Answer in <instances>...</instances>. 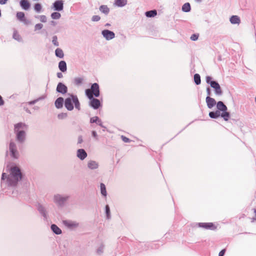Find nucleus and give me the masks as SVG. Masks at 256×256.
Here are the masks:
<instances>
[{
  "label": "nucleus",
  "mask_w": 256,
  "mask_h": 256,
  "mask_svg": "<svg viewBox=\"0 0 256 256\" xmlns=\"http://www.w3.org/2000/svg\"><path fill=\"white\" fill-rule=\"evenodd\" d=\"M20 5L25 10H28L30 8V4L28 0H22Z\"/></svg>",
  "instance_id": "obj_15"
},
{
  "label": "nucleus",
  "mask_w": 256,
  "mask_h": 256,
  "mask_svg": "<svg viewBox=\"0 0 256 256\" xmlns=\"http://www.w3.org/2000/svg\"><path fill=\"white\" fill-rule=\"evenodd\" d=\"M92 134L94 138H96L97 134L95 131H92Z\"/></svg>",
  "instance_id": "obj_49"
},
{
  "label": "nucleus",
  "mask_w": 256,
  "mask_h": 256,
  "mask_svg": "<svg viewBox=\"0 0 256 256\" xmlns=\"http://www.w3.org/2000/svg\"><path fill=\"white\" fill-rule=\"evenodd\" d=\"M60 16V14L58 12H54L51 14V17L52 19H58Z\"/></svg>",
  "instance_id": "obj_33"
},
{
  "label": "nucleus",
  "mask_w": 256,
  "mask_h": 256,
  "mask_svg": "<svg viewBox=\"0 0 256 256\" xmlns=\"http://www.w3.org/2000/svg\"><path fill=\"white\" fill-rule=\"evenodd\" d=\"M26 129V126L23 123H18L14 126V131L16 132V138L18 141L23 142L25 138L24 130Z\"/></svg>",
  "instance_id": "obj_2"
},
{
  "label": "nucleus",
  "mask_w": 256,
  "mask_h": 256,
  "mask_svg": "<svg viewBox=\"0 0 256 256\" xmlns=\"http://www.w3.org/2000/svg\"><path fill=\"white\" fill-rule=\"evenodd\" d=\"M74 104L78 110H80V104L78 97H68L65 100V106L69 110L74 108Z\"/></svg>",
  "instance_id": "obj_3"
},
{
  "label": "nucleus",
  "mask_w": 256,
  "mask_h": 256,
  "mask_svg": "<svg viewBox=\"0 0 256 256\" xmlns=\"http://www.w3.org/2000/svg\"><path fill=\"white\" fill-rule=\"evenodd\" d=\"M210 88H207V92H208V94H210Z\"/></svg>",
  "instance_id": "obj_52"
},
{
  "label": "nucleus",
  "mask_w": 256,
  "mask_h": 256,
  "mask_svg": "<svg viewBox=\"0 0 256 256\" xmlns=\"http://www.w3.org/2000/svg\"><path fill=\"white\" fill-rule=\"evenodd\" d=\"M4 103L3 100L2 99V97H0V105H2Z\"/></svg>",
  "instance_id": "obj_50"
},
{
  "label": "nucleus",
  "mask_w": 256,
  "mask_h": 256,
  "mask_svg": "<svg viewBox=\"0 0 256 256\" xmlns=\"http://www.w3.org/2000/svg\"><path fill=\"white\" fill-rule=\"evenodd\" d=\"M58 117L59 119H64L66 118L67 117V114L66 113H60L58 114Z\"/></svg>",
  "instance_id": "obj_35"
},
{
  "label": "nucleus",
  "mask_w": 256,
  "mask_h": 256,
  "mask_svg": "<svg viewBox=\"0 0 256 256\" xmlns=\"http://www.w3.org/2000/svg\"><path fill=\"white\" fill-rule=\"evenodd\" d=\"M64 224L70 228H75L78 226V224L71 222L64 221Z\"/></svg>",
  "instance_id": "obj_29"
},
{
  "label": "nucleus",
  "mask_w": 256,
  "mask_h": 256,
  "mask_svg": "<svg viewBox=\"0 0 256 256\" xmlns=\"http://www.w3.org/2000/svg\"><path fill=\"white\" fill-rule=\"evenodd\" d=\"M52 42L54 46H58V38H57L56 36H54L52 37Z\"/></svg>",
  "instance_id": "obj_36"
},
{
  "label": "nucleus",
  "mask_w": 256,
  "mask_h": 256,
  "mask_svg": "<svg viewBox=\"0 0 256 256\" xmlns=\"http://www.w3.org/2000/svg\"><path fill=\"white\" fill-rule=\"evenodd\" d=\"M63 102L64 100L62 98L59 97L55 102L56 106L58 108H62L63 106Z\"/></svg>",
  "instance_id": "obj_19"
},
{
  "label": "nucleus",
  "mask_w": 256,
  "mask_h": 256,
  "mask_svg": "<svg viewBox=\"0 0 256 256\" xmlns=\"http://www.w3.org/2000/svg\"><path fill=\"white\" fill-rule=\"evenodd\" d=\"M6 178V174L5 173L2 174V179L4 180Z\"/></svg>",
  "instance_id": "obj_48"
},
{
  "label": "nucleus",
  "mask_w": 256,
  "mask_h": 256,
  "mask_svg": "<svg viewBox=\"0 0 256 256\" xmlns=\"http://www.w3.org/2000/svg\"><path fill=\"white\" fill-rule=\"evenodd\" d=\"M54 200L56 202H60V203L61 201L63 202L66 200V199L64 198H62L60 196H55Z\"/></svg>",
  "instance_id": "obj_34"
},
{
  "label": "nucleus",
  "mask_w": 256,
  "mask_h": 256,
  "mask_svg": "<svg viewBox=\"0 0 256 256\" xmlns=\"http://www.w3.org/2000/svg\"><path fill=\"white\" fill-rule=\"evenodd\" d=\"M34 9L36 12H40L42 10V6L39 3L36 4L34 6Z\"/></svg>",
  "instance_id": "obj_32"
},
{
  "label": "nucleus",
  "mask_w": 256,
  "mask_h": 256,
  "mask_svg": "<svg viewBox=\"0 0 256 256\" xmlns=\"http://www.w3.org/2000/svg\"><path fill=\"white\" fill-rule=\"evenodd\" d=\"M55 52L56 56L60 58H62L64 56L63 51L60 48H56Z\"/></svg>",
  "instance_id": "obj_28"
},
{
  "label": "nucleus",
  "mask_w": 256,
  "mask_h": 256,
  "mask_svg": "<svg viewBox=\"0 0 256 256\" xmlns=\"http://www.w3.org/2000/svg\"><path fill=\"white\" fill-rule=\"evenodd\" d=\"M210 86L215 90L216 94L220 95L222 94V90L219 84L215 81L210 82Z\"/></svg>",
  "instance_id": "obj_8"
},
{
  "label": "nucleus",
  "mask_w": 256,
  "mask_h": 256,
  "mask_svg": "<svg viewBox=\"0 0 256 256\" xmlns=\"http://www.w3.org/2000/svg\"><path fill=\"white\" fill-rule=\"evenodd\" d=\"M230 22L232 24H239L240 20L238 16H232L230 18Z\"/></svg>",
  "instance_id": "obj_18"
},
{
  "label": "nucleus",
  "mask_w": 256,
  "mask_h": 256,
  "mask_svg": "<svg viewBox=\"0 0 256 256\" xmlns=\"http://www.w3.org/2000/svg\"><path fill=\"white\" fill-rule=\"evenodd\" d=\"M209 116L211 118H217L221 116L225 120H228L230 118V114L227 112H221L220 110H216L215 112H211L209 113Z\"/></svg>",
  "instance_id": "obj_5"
},
{
  "label": "nucleus",
  "mask_w": 256,
  "mask_h": 256,
  "mask_svg": "<svg viewBox=\"0 0 256 256\" xmlns=\"http://www.w3.org/2000/svg\"><path fill=\"white\" fill-rule=\"evenodd\" d=\"M43 25L41 24H38L34 26L35 30H40L42 28Z\"/></svg>",
  "instance_id": "obj_40"
},
{
  "label": "nucleus",
  "mask_w": 256,
  "mask_h": 256,
  "mask_svg": "<svg viewBox=\"0 0 256 256\" xmlns=\"http://www.w3.org/2000/svg\"><path fill=\"white\" fill-rule=\"evenodd\" d=\"M102 34L103 36L107 40H110L114 38L115 34L114 32L110 31L109 30H104L102 32Z\"/></svg>",
  "instance_id": "obj_9"
},
{
  "label": "nucleus",
  "mask_w": 256,
  "mask_h": 256,
  "mask_svg": "<svg viewBox=\"0 0 256 256\" xmlns=\"http://www.w3.org/2000/svg\"><path fill=\"white\" fill-rule=\"evenodd\" d=\"M16 35H17V34H16V33L14 34V38H16Z\"/></svg>",
  "instance_id": "obj_53"
},
{
  "label": "nucleus",
  "mask_w": 256,
  "mask_h": 256,
  "mask_svg": "<svg viewBox=\"0 0 256 256\" xmlns=\"http://www.w3.org/2000/svg\"><path fill=\"white\" fill-rule=\"evenodd\" d=\"M77 156L80 160H84L87 156V154L83 149H79L77 152Z\"/></svg>",
  "instance_id": "obj_13"
},
{
  "label": "nucleus",
  "mask_w": 256,
  "mask_h": 256,
  "mask_svg": "<svg viewBox=\"0 0 256 256\" xmlns=\"http://www.w3.org/2000/svg\"><path fill=\"white\" fill-rule=\"evenodd\" d=\"M211 79H212V78H210V76H207V77L206 78V82H207L208 83H210V82L212 81V80H211Z\"/></svg>",
  "instance_id": "obj_46"
},
{
  "label": "nucleus",
  "mask_w": 256,
  "mask_h": 256,
  "mask_svg": "<svg viewBox=\"0 0 256 256\" xmlns=\"http://www.w3.org/2000/svg\"><path fill=\"white\" fill-rule=\"evenodd\" d=\"M100 10L104 14H107L110 12L109 8L106 5H102L100 7Z\"/></svg>",
  "instance_id": "obj_23"
},
{
  "label": "nucleus",
  "mask_w": 256,
  "mask_h": 256,
  "mask_svg": "<svg viewBox=\"0 0 256 256\" xmlns=\"http://www.w3.org/2000/svg\"><path fill=\"white\" fill-rule=\"evenodd\" d=\"M194 80L196 84H200V77L198 74H196L194 75Z\"/></svg>",
  "instance_id": "obj_31"
},
{
  "label": "nucleus",
  "mask_w": 256,
  "mask_h": 256,
  "mask_svg": "<svg viewBox=\"0 0 256 256\" xmlns=\"http://www.w3.org/2000/svg\"><path fill=\"white\" fill-rule=\"evenodd\" d=\"M157 14V12L156 10H152L146 12V15L147 17H154Z\"/></svg>",
  "instance_id": "obj_26"
},
{
  "label": "nucleus",
  "mask_w": 256,
  "mask_h": 256,
  "mask_svg": "<svg viewBox=\"0 0 256 256\" xmlns=\"http://www.w3.org/2000/svg\"><path fill=\"white\" fill-rule=\"evenodd\" d=\"M83 142L82 138V136H80L78 138V143L81 144Z\"/></svg>",
  "instance_id": "obj_45"
},
{
  "label": "nucleus",
  "mask_w": 256,
  "mask_h": 256,
  "mask_svg": "<svg viewBox=\"0 0 256 256\" xmlns=\"http://www.w3.org/2000/svg\"><path fill=\"white\" fill-rule=\"evenodd\" d=\"M106 212L108 218L110 217V209L108 205L106 206Z\"/></svg>",
  "instance_id": "obj_38"
},
{
  "label": "nucleus",
  "mask_w": 256,
  "mask_h": 256,
  "mask_svg": "<svg viewBox=\"0 0 256 256\" xmlns=\"http://www.w3.org/2000/svg\"><path fill=\"white\" fill-rule=\"evenodd\" d=\"M58 68L62 72H66V62L63 60L60 61L58 64Z\"/></svg>",
  "instance_id": "obj_20"
},
{
  "label": "nucleus",
  "mask_w": 256,
  "mask_h": 256,
  "mask_svg": "<svg viewBox=\"0 0 256 256\" xmlns=\"http://www.w3.org/2000/svg\"><path fill=\"white\" fill-rule=\"evenodd\" d=\"M216 106L218 110H220V112H226L227 110L226 106L222 102H218Z\"/></svg>",
  "instance_id": "obj_17"
},
{
  "label": "nucleus",
  "mask_w": 256,
  "mask_h": 256,
  "mask_svg": "<svg viewBox=\"0 0 256 256\" xmlns=\"http://www.w3.org/2000/svg\"><path fill=\"white\" fill-rule=\"evenodd\" d=\"M88 167L91 169H96L98 167V164L95 161H90L88 162Z\"/></svg>",
  "instance_id": "obj_22"
},
{
  "label": "nucleus",
  "mask_w": 256,
  "mask_h": 256,
  "mask_svg": "<svg viewBox=\"0 0 256 256\" xmlns=\"http://www.w3.org/2000/svg\"><path fill=\"white\" fill-rule=\"evenodd\" d=\"M10 150L12 154V156L17 158L18 156V153L16 150V144L14 142H10Z\"/></svg>",
  "instance_id": "obj_6"
},
{
  "label": "nucleus",
  "mask_w": 256,
  "mask_h": 256,
  "mask_svg": "<svg viewBox=\"0 0 256 256\" xmlns=\"http://www.w3.org/2000/svg\"><path fill=\"white\" fill-rule=\"evenodd\" d=\"M206 102L209 108H212L216 103L215 100L210 97H206Z\"/></svg>",
  "instance_id": "obj_16"
},
{
  "label": "nucleus",
  "mask_w": 256,
  "mask_h": 256,
  "mask_svg": "<svg viewBox=\"0 0 256 256\" xmlns=\"http://www.w3.org/2000/svg\"><path fill=\"white\" fill-rule=\"evenodd\" d=\"M86 96H99L100 88L98 84L96 83L93 84L90 88L86 90Z\"/></svg>",
  "instance_id": "obj_4"
},
{
  "label": "nucleus",
  "mask_w": 256,
  "mask_h": 256,
  "mask_svg": "<svg viewBox=\"0 0 256 256\" xmlns=\"http://www.w3.org/2000/svg\"><path fill=\"white\" fill-rule=\"evenodd\" d=\"M121 138L122 140V141L124 142H130V140L128 138L124 136H122Z\"/></svg>",
  "instance_id": "obj_42"
},
{
  "label": "nucleus",
  "mask_w": 256,
  "mask_h": 256,
  "mask_svg": "<svg viewBox=\"0 0 256 256\" xmlns=\"http://www.w3.org/2000/svg\"><path fill=\"white\" fill-rule=\"evenodd\" d=\"M58 76L59 78H60L62 76V73H58Z\"/></svg>",
  "instance_id": "obj_51"
},
{
  "label": "nucleus",
  "mask_w": 256,
  "mask_h": 256,
  "mask_svg": "<svg viewBox=\"0 0 256 256\" xmlns=\"http://www.w3.org/2000/svg\"><path fill=\"white\" fill-rule=\"evenodd\" d=\"M63 2L62 0H57L55 2L54 4V10L60 11L62 10L64 6H63Z\"/></svg>",
  "instance_id": "obj_11"
},
{
  "label": "nucleus",
  "mask_w": 256,
  "mask_h": 256,
  "mask_svg": "<svg viewBox=\"0 0 256 256\" xmlns=\"http://www.w3.org/2000/svg\"><path fill=\"white\" fill-rule=\"evenodd\" d=\"M90 99V105L94 109L98 108L100 106V102L99 100L94 98V97H89Z\"/></svg>",
  "instance_id": "obj_10"
},
{
  "label": "nucleus",
  "mask_w": 256,
  "mask_h": 256,
  "mask_svg": "<svg viewBox=\"0 0 256 256\" xmlns=\"http://www.w3.org/2000/svg\"><path fill=\"white\" fill-rule=\"evenodd\" d=\"M51 228L52 231L57 234H59L62 233L61 230L56 224H52L51 226Z\"/></svg>",
  "instance_id": "obj_21"
},
{
  "label": "nucleus",
  "mask_w": 256,
  "mask_h": 256,
  "mask_svg": "<svg viewBox=\"0 0 256 256\" xmlns=\"http://www.w3.org/2000/svg\"><path fill=\"white\" fill-rule=\"evenodd\" d=\"M90 122L91 123L96 122L98 125L102 126V123L101 120H99V118L96 116L92 118H90Z\"/></svg>",
  "instance_id": "obj_25"
},
{
  "label": "nucleus",
  "mask_w": 256,
  "mask_h": 256,
  "mask_svg": "<svg viewBox=\"0 0 256 256\" xmlns=\"http://www.w3.org/2000/svg\"><path fill=\"white\" fill-rule=\"evenodd\" d=\"M100 191H101V194L103 196H106V186L102 183L100 184Z\"/></svg>",
  "instance_id": "obj_30"
},
{
  "label": "nucleus",
  "mask_w": 256,
  "mask_h": 256,
  "mask_svg": "<svg viewBox=\"0 0 256 256\" xmlns=\"http://www.w3.org/2000/svg\"><path fill=\"white\" fill-rule=\"evenodd\" d=\"M82 81H83V78H76L74 80L75 83L76 84H80L81 83H82Z\"/></svg>",
  "instance_id": "obj_37"
},
{
  "label": "nucleus",
  "mask_w": 256,
  "mask_h": 256,
  "mask_svg": "<svg viewBox=\"0 0 256 256\" xmlns=\"http://www.w3.org/2000/svg\"><path fill=\"white\" fill-rule=\"evenodd\" d=\"M56 90L58 92L64 94L67 91V88L64 84L62 83H59L57 86Z\"/></svg>",
  "instance_id": "obj_12"
},
{
  "label": "nucleus",
  "mask_w": 256,
  "mask_h": 256,
  "mask_svg": "<svg viewBox=\"0 0 256 256\" xmlns=\"http://www.w3.org/2000/svg\"><path fill=\"white\" fill-rule=\"evenodd\" d=\"M198 34H193L190 36V39L192 40H196L198 39Z\"/></svg>",
  "instance_id": "obj_41"
},
{
  "label": "nucleus",
  "mask_w": 256,
  "mask_h": 256,
  "mask_svg": "<svg viewBox=\"0 0 256 256\" xmlns=\"http://www.w3.org/2000/svg\"><path fill=\"white\" fill-rule=\"evenodd\" d=\"M195 0L197 2H200L201 1V0Z\"/></svg>",
  "instance_id": "obj_54"
},
{
  "label": "nucleus",
  "mask_w": 256,
  "mask_h": 256,
  "mask_svg": "<svg viewBox=\"0 0 256 256\" xmlns=\"http://www.w3.org/2000/svg\"><path fill=\"white\" fill-rule=\"evenodd\" d=\"M198 226L200 227L211 230H214L216 228V225L212 222H200Z\"/></svg>",
  "instance_id": "obj_7"
},
{
  "label": "nucleus",
  "mask_w": 256,
  "mask_h": 256,
  "mask_svg": "<svg viewBox=\"0 0 256 256\" xmlns=\"http://www.w3.org/2000/svg\"><path fill=\"white\" fill-rule=\"evenodd\" d=\"M182 10L184 12H188L190 10V4L188 2L184 4L182 6Z\"/></svg>",
  "instance_id": "obj_27"
},
{
  "label": "nucleus",
  "mask_w": 256,
  "mask_h": 256,
  "mask_svg": "<svg viewBox=\"0 0 256 256\" xmlns=\"http://www.w3.org/2000/svg\"><path fill=\"white\" fill-rule=\"evenodd\" d=\"M225 252H226V250L225 249H224V250H222L219 252L218 256H224V254Z\"/></svg>",
  "instance_id": "obj_44"
},
{
  "label": "nucleus",
  "mask_w": 256,
  "mask_h": 256,
  "mask_svg": "<svg viewBox=\"0 0 256 256\" xmlns=\"http://www.w3.org/2000/svg\"><path fill=\"white\" fill-rule=\"evenodd\" d=\"M100 17L99 16L96 15V16H94L92 17V20L93 22H98V21L100 20Z\"/></svg>",
  "instance_id": "obj_39"
},
{
  "label": "nucleus",
  "mask_w": 256,
  "mask_h": 256,
  "mask_svg": "<svg viewBox=\"0 0 256 256\" xmlns=\"http://www.w3.org/2000/svg\"><path fill=\"white\" fill-rule=\"evenodd\" d=\"M22 178V174L18 166H13L10 168V174L8 178L10 185H16L17 182L21 180Z\"/></svg>",
  "instance_id": "obj_1"
},
{
  "label": "nucleus",
  "mask_w": 256,
  "mask_h": 256,
  "mask_svg": "<svg viewBox=\"0 0 256 256\" xmlns=\"http://www.w3.org/2000/svg\"><path fill=\"white\" fill-rule=\"evenodd\" d=\"M8 0H0V4H4L7 2Z\"/></svg>",
  "instance_id": "obj_47"
},
{
  "label": "nucleus",
  "mask_w": 256,
  "mask_h": 256,
  "mask_svg": "<svg viewBox=\"0 0 256 256\" xmlns=\"http://www.w3.org/2000/svg\"><path fill=\"white\" fill-rule=\"evenodd\" d=\"M40 22H46V17L44 15L40 16Z\"/></svg>",
  "instance_id": "obj_43"
},
{
  "label": "nucleus",
  "mask_w": 256,
  "mask_h": 256,
  "mask_svg": "<svg viewBox=\"0 0 256 256\" xmlns=\"http://www.w3.org/2000/svg\"><path fill=\"white\" fill-rule=\"evenodd\" d=\"M16 18L20 21L22 22L24 24H27L26 20L25 18V15L24 12H17Z\"/></svg>",
  "instance_id": "obj_14"
},
{
  "label": "nucleus",
  "mask_w": 256,
  "mask_h": 256,
  "mask_svg": "<svg viewBox=\"0 0 256 256\" xmlns=\"http://www.w3.org/2000/svg\"><path fill=\"white\" fill-rule=\"evenodd\" d=\"M126 0H116L114 4L118 6H123L126 4Z\"/></svg>",
  "instance_id": "obj_24"
}]
</instances>
